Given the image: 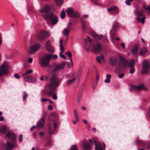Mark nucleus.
<instances>
[{
	"mask_svg": "<svg viewBox=\"0 0 150 150\" xmlns=\"http://www.w3.org/2000/svg\"><path fill=\"white\" fill-rule=\"evenodd\" d=\"M76 77H74L73 79L68 80L67 81V83L69 85L71 84L76 80Z\"/></svg>",
	"mask_w": 150,
	"mask_h": 150,
	"instance_id": "nucleus-39",
	"label": "nucleus"
},
{
	"mask_svg": "<svg viewBox=\"0 0 150 150\" xmlns=\"http://www.w3.org/2000/svg\"><path fill=\"white\" fill-rule=\"evenodd\" d=\"M72 16H73L71 17L72 18H78L80 17V15L79 13L75 12L74 11Z\"/></svg>",
	"mask_w": 150,
	"mask_h": 150,
	"instance_id": "nucleus-35",
	"label": "nucleus"
},
{
	"mask_svg": "<svg viewBox=\"0 0 150 150\" xmlns=\"http://www.w3.org/2000/svg\"><path fill=\"white\" fill-rule=\"evenodd\" d=\"M92 36L96 39H100L103 37V36L102 35H98L94 31L92 32Z\"/></svg>",
	"mask_w": 150,
	"mask_h": 150,
	"instance_id": "nucleus-21",
	"label": "nucleus"
},
{
	"mask_svg": "<svg viewBox=\"0 0 150 150\" xmlns=\"http://www.w3.org/2000/svg\"><path fill=\"white\" fill-rule=\"evenodd\" d=\"M49 18L50 21L52 22L53 25L56 24L58 21L57 16L53 13H50V14L49 13L45 14L44 18L45 20H47Z\"/></svg>",
	"mask_w": 150,
	"mask_h": 150,
	"instance_id": "nucleus-2",
	"label": "nucleus"
},
{
	"mask_svg": "<svg viewBox=\"0 0 150 150\" xmlns=\"http://www.w3.org/2000/svg\"><path fill=\"white\" fill-rule=\"evenodd\" d=\"M71 150H79L77 148V146L75 145H74L71 146Z\"/></svg>",
	"mask_w": 150,
	"mask_h": 150,
	"instance_id": "nucleus-44",
	"label": "nucleus"
},
{
	"mask_svg": "<svg viewBox=\"0 0 150 150\" xmlns=\"http://www.w3.org/2000/svg\"><path fill=\"white\" fill-rule=\"evenodd\" d=\"M28 96V95L27 93H24L23 96V98L24 100H25Z\"/></svg>",
	"mask_w": 150,
	"mask_h": 150,
	"instance_id": "nucleus-53",
	"label": "nucleus"
},
{
	"mask_svg": "<svg viewBox=\"0 0 150 150\" xmlns=\"http://www.w3.org/2000/svg\"><path fill=\"white\" fill-rule=\"evenodd\" d=\"M143 70L142 72L143 75L148 73L150 67L149 62L147 60H144L142 62Z\"/></svg>",
	"mask_w": 150,
	"mask_h": 150,
	"instance_id": "nucleus-8",
	"label": "nucleus"
},
{
	"mask_svg": "<svg viewBox=\"0 0 150 150\" xmlns=\"http://www.w3.org/2000/svg\"><path fill=\"white\" fill-rule=\"evenodd\" d=\"M80 20L82 23V30L83 31H84L85 30V28H86V26H85L84 21L83 20V19L81 18H80Z\"/></svg>",
	"mask_w": 150,
	"mask_h": 150,
	"instance_id": "nucleus-31",
	"label": "nucleus"
},
{
	"mask_svg": "<svg viewBox=\"0 0 150 150\" xmlns=\"http://www.w3.org/2000/svg\"><path fill=\"white\" fill-rule=\"evenodd\" d=\"M54 130L53 131L52 130V125L51 123H49L48 125V132L50 134H53L55 131L56 130L57 127V123L56 122L54 123Z\"/></svg>",
	"mask_w": 150,
	"mask_h": 150,
	"instance_id": "nucleus-16",
	"label": "nucleus"
},
{
	"mask_svg": "<svg viewBox=\"0 0 150 150\" xmlns=\"http://www.w3.org/2000/svg\"><path fill=\"white\" fill-rule=\"evenodd\" d=\"M51 7L50 6L47 4L44 7L41 8L40 10V11L42 13H46V14L49 13L50 11Z\"/></svg>",
	"mask_w": 150,
	"mask_h": 150,
	"instance_id": "nucleus-14",
	"label": "nucleus"
},
{
	"mask_svg": "<svg viewBox=\"0 0 150 150\" xmlns=\"http://www.w3.org/2000/svg\"><path fill=\"white\" fill-rule=\"evenodd\" d=\"M145 18V17L144 16L141 19V22L142 24H144V19Z\"/></svg>",
	"mask_w": 150,
	"mask_h": 150,
	"instance_id": "nucleus-57",
	"label": "nucleus"
},
{
	"mask_svg": "<svg viewBox=\"0 0 150 150\" xmlns=\"http://www.w3.org/2000/svg\"><path fill=\"white\" fill-rule=\"evenodd\" d=\"M69 30L68 29L65 28L62 31V34L66 36L68 35L69 33Z\"/></svg>",
	"mask_w": 150,
	"mask_h": 150,
	"instance_id": "nucleus-26",
	"label": "nucleus"
},
{
	"mask_svg": "<svg viewBox=\"0 0 150 150\" xmlns=\"http://www.w3.org/2000/svg\"><path fill=\"white\" fill-rule=\"evenodd\" d=\"M143 7L145 9L149 11L150 12V6H148L144 4V5Z\"/></svg>",
	"mask_w": 150,
	"mask_h": 150,
	"instance_id": "nucleus-45",
	"label": "nucleus"
},
{
	"mask_svg": "<svg viewBox=\"0 0 150 150\" xmlns=\"http://www.w3.org/2000/svg\"><path fill=\"white\" fill-rule=\"evenodd\" d=\"M66 62H62L60 64L56 65L53 69L54 72H57L59 70L63 69L65 67Z\"/></svg>",
	"mask_w": 150,
	"mask_h": 150,
	"instance_id": "nucleus-12",
	"label": "nucleus"
},
{
	"mask_svg": "<svg viewBox=\"0 0 150 150\" xmlns=\"http://www.w3.org/2000/svg\"><path fill=\"white\" fill-rule=\"evenodd\" d=\"M146 51L147 49L145 47H143L141 49L140 52V54L141 55H143L146 52Z\"/></svg>",
	"mask_w": 150,
	"mask_h": 150,
	"instance_id": "nucleus-33",
	"label": "nucleus"
},
{
	"mask_svg": "<svg viewBox=\"0 0 150 150\" xmlns=\"http://www.w3.org/2000/svg\"><path fill=\"white\" fill-rule=\"evenodd\" d=\"M139 47V45L138 44H137L135 45L132 51V53L134 54H136L137 53Z\"/></svg>",
	"mask_w": 150,
	"mask_h": 150,
	"instance_id": "nucleus-22",
	"label": "nucleus"
},
{
	"mask_svg": "<svg viewBox=\"0 0 150 150\" xmlns=\"http://www.w3.org/2000/svg\"><path fill=\"white\" fill-rule=\"evenodd\" d=\"M116 7L115 6H112L108 9V11L109 12H110L116 9Z\"/></svg>",
	"mask_w": 150,
	"mask_h": 150,
	"instance_id": "nucleus-43",
	"label": "nucleus"
},
{
	"mask_svg": "<svg viewBox=\"0 0 150 150\" xmlns=\"http://www.w3.org/2000/svg\"><path fill=\"white\" fill-rule=\"evenodd\" d=\"M116 31V30H113V29L112 28L111 30L110 31V34L111 37L112 38L114 37V36L115 35V33Z\"/></svg>",
	"mask_w": 150,
	"mask_h": 150,
	"instance_id": "nucleus-40",
	"label": "nucleus"
},
{
	"mask_svg": "<svg viewBox=\"0 0 150 150\" xmlns=\"http://www.w3.org/2000/svg\"><path fill=\"white\" fill-rule=\"evenodd\" d=\"M47 55H50L51 56V59L52 58L53 59H57L58 58V56L56 54H54V55H52L51 54H47Z\"/></svg>",
	"mask_w": 150,
	"mask_h": 150,
	"instance_id": "nucleus-48",
	"label": "nucleus"
},
{
	"mask_svg": "<svg viewBox=\"0 0 150 150\" xmlns=\"http://www.w3.org/2000/svg\"><path fill=\"white\" fill-rule=\"evenodd\" d=\"M62 40L61 39L60 41V49L61 50L60 52L62 53H63L64 51V49L62 45Z\"/></svg>",
	"mask_w": 150,
	"mask_h": 150,
	"instance_id": "nucleus-36",
	"label": "nucleus"
},
{
	"mask_svg": "<svg viewBox=\"0 0 150 150\" xmlns=\"http://www.w3.org/2000/svg\"><path fill=\"white\" fill-rule=\"evenodd\" d=\"M115 11L114 13L115 14H118L119 12V10L116 7V9H115Z\"/></svg>",
	"mask_w": 150,
	"mask_h": 150,
	"instance_id": "nucleus-63",
	"label": "nucleus"
},
{
	"mask_svg": "<svg viewBox=\"0 0 150 150\" xmlns=\"http://www.w3.org/2000/svg\"><path fill=\"white\" fill-rule=\"evenodd\" d=\"M124 76V74L122 73L120 74H119L118 76V77L120 79L122 78Z\"/></svg>",
	"mask_w": 150,
	"mask_h": 150,
	"instance_id": "nucleus-59",
	"label": "nucleus"
},
{
	"mask_svg": "<svg viewBox=\"0 0 150 150\" xmlns=\"http://www.w3.org/2000/svg\"><path fill=\"white\" fill-rule=\"evenodd\" d=\"M101 58L100 57H96V60L97 61V62L100 63H101Z\"/></svg>",
	"mask_w": 150,
	"mask_h": 150,
	"instance_id": "nucleus-55",
	"label": "nucleus"
},
{
	"mask_svg": "<svg viewBox=\"0 0 150 150\" xmlns=\"http://www.w3.org/2000/svg\"><path fill=\"white\" fill-rule=\"evenodd\" d=\"M45 45L46 48L52 46L51 42L50 40L47 41L45 43Z\"/></svg>",
	"mask_w": 150,
	"mask_h": 150,
	"instance_id": "nucleus-38",
	"label": "nucleus"
},
{
	"mask_svg": "<svg viewBox=\"0 0 150 150\" xmlns=\"http://www.w3.org/2000/svg\"><path fill=\"white\" fill-rule=\"evenodd\" d=\"M134 67H131V69H130L129 73L131 74H133L134 72Z\"/></svg>",
	"mask_w": 150,
	"mask_h": 150,
	"instance_id": "nucleus-49",
	"label": "nucleus"
},
{
	"mask_svg": "<svg viewBox=\"0 0 150 150\" xmlns=\"http://www.w3.org/2000/svg\"><path fill=\"white\" fill-rule=\"evenodd\" d=\"M117 59L115 57H112L109 59V63L111 66H115L117 63Z\"/></svg>",
	"mask_w": 150,
	"mask_h": 150,
	"instance_id": "nucleus-19",
	"label": "nucleus"
},
{
	"mask_svg": "<svg viewBox=\"0 0 150 150\" xmlns=\"http://www.w3.org/2000/svg\"><path fill=\"white\" fill-rule=\"evenodd\" d=\"M137 142L139 145L143 146H144L145 144L144 142L139 139L137 140Z\"/></svg>",
	"mask_w": 150,
	"mask_h": 150,
	"instance_id": "nucleus-42",
	"label": "nucleus"
},
{
	"mask_svg": "<svg viewBox=\"0 0 150 150\" xmlns=\"http://www.w3.org/2000/svg\"><path fill=\"white\" fill-rule=\"evenodd\" d=\"M7 130V128L6 126H4L0 130V132L3 134H4Z\"/></svg>",
	"mask_w": 150,
	"mask_h": 150,
	"instance_id": "nucleus-27",
	"label": "nucleus"
},
{
	"mask_svg": "<svg viewBox=\"0 0 150 150\" xmlns=\"http://www.w3.org/2000/svg\"><path fill=\"white\" fill-rule=\"evenodd\" d=\"M120 61L119 65L122 68H125L128 64V62L123 58L121 57L120 58Z\"/></svg>",
	"mask_w": 150,
	"mask_h": 150,
	"instance_id": "nucleus-13",
	"label": "nucleus"
},
{
	"mask_svg": "<svg viewBox=\"0 0 150 150\" xmlns=\"http://www.w3.org/2000/svg\"><path fill=\"white\" fill-rule=\"evenodd\" d=\"M50 35L46 31L42 30L40 31L37 34L36 38L40 41L44 40Z\"/></svg>",
	"mask_w": 150,
	"mask_h": 150,
	"instance_id": "nucleus-5",
	"label": "nucleus"
},
{
	"mask_svg": "<svg viewBox=\"0 0 150 150\" xmlns=\"http://www.w3.org/2000/svg\"><path fill=\"white\" fill-rule=\"evenodd\" d=\"M135 64V61L134 59H132L129 64V66L130 67H134Z\"/></svg>",
	"mask_w": 150,
	"mask_h": 150,
	"instance_id": "nucleus-32",
	"label": "nucleus"
},
{
	"mask_svg": "<svg viewBox=\"0 0 150 150\" xmlns=\"http://www.w3.org/2000/svg\"><path fill=\"white\" fill-rule=\"evenodd\" d=\"M93 142L96 146L95 150H104L105 148V145L103 143V147H102V145L97 141L93 139Z\"/></svg>",
	"mask_w": 150,
	"mask_h": 150,
	"instance_id": "nucleus-10",
	"label": "nucleus"
},
{
	"mask_svg": "<svg viewBox=\"0 0 150 150\" xmlns=\"http://www.w3.org/2000/svg\"><path fill=\"white\" fill-rule=\"evenodd\" d=\"M6 136L10 139H14L15 137L14 133H12L10 131L8 132L6 134Z\"/></svg>",
	"mask_w": 150,
	"mask_h": 150,
	"instance_id": "nucleus-24",
	"label": "nucleus"
},
{
	"mask_svg": "<svg viewBox=\"0 0 150 150\" xmlns=\"http://www.w3.org/2000/svg\"><path fill=\"white\" fill-rule=\"evenodd\" d=\"M6 145V150H12L14 147L17 146L16 143L13 144L10 142H7Z\"/></svg>",
	"mask_w": 150,
	"mask_h": 150,
	"instance_id": "nucleus-17",
	"label": "nucleus"
},
{
	"mask_svg": "<svg viewBox=\"0 0 150 150\" xmlns=\"http://www.w3.org/2000/svg\"><path fill=\"white\" fill-rule=\"evenodd\" d=\"M50 81V83L47 86L46 91L47 94L49 96H52L55 91L54 89L59 86L60 82V81L57 79V76L55 74L53 75Z\"/></svg>",
	"mask_w": 150,
	"mask_h": 150,
	"instance_id": "nucleus-1",
	"label": "nucleus"
},
{
	"mask_svg": "<svg viewBox=\"0 0 150 150\" xmlns=\"http://www.w3.org/2000/svg\"><path fill=\"white\" fill-rule=\"evenodd\" d=\"M23 140V136L21 134L19 137V141L20 142H22Z\"/></svg>",
	"mask_w": 150,
	"mask_h": 150,
	"instance_id": "nucleus-58",
	"label": "nucleus"
},
{
	"mask_svg": "<svg viewBox=\"0 0 150 150\" xmlns=\"http://www.w3.org/2000/svg\"><path fill=\"white\" fill-rule=\"evenodd\" d=\"M119 23L117 21H115L114 22L113 26H112V28L113 29V30H116V28L118 26Z\"/></svg>",
	"mask_w": 150,
	"mask_h": 150,
	"instance_id": "nucleus-37",
	"label": "nucleus"
},
{
	"mask_svg": "<svg viewBox=\"0 0 150 150\" xmlns=\"http://www.w3.org/2000/svg\"><path fill=\"white\" fill-rule=\"evenodd\" d=\"M53 109V107L52 105H50L48 106V109L50 110H52Z\"/></svg>",
	"mask_w": 150,
	"mask_h": 150,
	"instance_id": "nucleus-64",
	"label": "nucleus"
},
{
	"mask_svg": "<svg viewBox=\"0 0 150 150\" xmlns=\"http://www.w3.org/2000/svg\"><path fill=\"white\" fill-rule=\"evenodd\" d=\"M72 77L71 75L69 74H67L66 76V78L67 79L71 78Z\"/></svg>",
	"mask_w": 150,
	"mask_h": 150,
	"instance_id": "nucleus-62",
	"label": "nucleus"
},
{
	"mask_svg": "<svg viewBox=\"0 0 150 150\" xmlns=\"http://www.w3.org/2000/svg\"><path fill=\"white\" fill-rule=\"evenodd\" d=\"M71 22H69L67 25V28H66V29H68L69 30H70L72 28V27L71 26Z\"/></svg>",
	"mask_w": 150,
	"mask_h": 150,
	"instance_id": "nucleus-46",
	"label": "nucleus"
},
{
	"mask_svg": "<svg viewBox=\"0 0 150 150\" xmlns=\"http://www.w3.org/2000/svg\"><path fill=\"white\" fill-rule=\"evenodd\" d=\"M74 114L76 118V120L73 122V124L75 125L78 122L79 120V115L78 112L75 109L74 110Z\"/></svg>",
	"mask_w": 150,
	"mask_h": 150,
	"instance_id": "nucleus-23",
	"label": "nucleus"
},
{
	"mask_svg": "<svg viewBox=\"0 0 150 150\" xmlns=\"http://www.w3.org/2000/svg\"><path fill=\"white\" fill-rule=\"evenodd\" d=\"M33 72V71L32 70L29 69L27 71L25 72L23 74V76H25V75H27L31 73H32Z\"/></svg>",
	"mask_w": 150,
	"mask_h": 150,
	"instance_id": "nucleus-41",
	"label": "nucleus"
},
{
	"mask_svg": "<svg viewBox=\"0 0 150 150\" xmlns=\"http://www.w3.org/2000/svg\"><path fill=\"white\" fill-rule=\"evenodd\" d=\"M46 49L50 53H53L54 52V49L52 46Z\"/></svg>",
	"mask_w": 150,
	"mask_h": 150,
	"instance_id": "nucleus-34",
	"label": "nucleus"
},
{
	"mask_svg": "<svg viewBox=\"0 0 150 150\" xmlns=\"http://www.w3.org/2000/svg\"><path fill=\"white\" fill-rule=\"evenodd\" d=\"M88 40L89 42H91L92 41V40L91 39L89 36H87V39H85L84 40V41L85 42H86V41H87Z\"/></svg>",
	"mask_w": 150,
	"mask_h": 150,
	"instance_id": "nucleus-51",
	"label": "nucleus"
},
{
	"mask_svg": "<svg viewBox=\"0 0 150 150\" xmlns=\"http://www.w3.org/2000/svg\"><path fill=\"white\" fill-rule=\"evenodd\" d=\"M40 45L39 43H36L30 46L28 50L29 54H33L38 50L40 48Z\"/></svg>",
	"mask_w": 150,
	"mask_h": 150,
	"instance_id": "nucleus-7",
	"label": "nucleus"
},
{
	"mask_svg": "<svg viewBox=\"0 0 150 150\" xmlns=\"http://www.w3.org/2000/svg\"><path fill=\"white\" fill-rule=\"evenodd\" d=\"M65 54H66L68 57L70 58V61L72 66H73V62L72 61V59L71 58V54L70 52H65Z\"/></svg>",
	"mask_w": 150,
	"mask_h": 150,
	"instance_id": "nucleus-28",
	"label": "nucleus"
},
{
	"mask_svg": "<svg viewBox=\"0 0 150 150\" xmlns=\"http://www.w3.org/2000/svg\"><path fill=\"white\" fill-rule=\"evenodd\" d=\"M24 81L29 83H32L35 82L36 80L35 78L31 76H28L25 77L23 79Z\"/></svg>",
	"mask_w": 150,
	"mask_h": 150,
	"instance_id": "nucleus-15",
	"label": "nucleus"
},
{
	"mask_svg": "<svg viewBox=\"0 0 150 150\" xmlns=\"http://www.w3.org/2000/svg\"><path fill=\"white\" fill-rule=\"evenodd\" d=\"M136 16H143V13L144 12L143 10L139 11H136Z\"/></svg>",
	"mask_w": 150,
	"mask_h": 150,
	"instance_id": "nucleus-30",
	"label": "nucleus"
},
{
	"mask_svg": "<svg viewBox=\"0 0 150 150\" xmlns=\"http://www.w3.org/2000/svg\"><path fill=\"white\" fill-rule=\"evenodd\" d=\"M51 56L50 55L47 54L40 58L39 61L40 66L42 67L48 66L50 60L51 59Z\"/></svg>",
	"mask_w": 150,
	"mask_h": 150,
	"instance_id": "nucleus-4",
	"label": "nucleus"
},
{
	"mask_svg": "<svg viewBox=\"0 0 150 150\" xmlns=\"http://www.w3.org/2000/svg\"><path fill=\"white\" fill-rule=\"evenodd\" d=\"M45 122L44 118L42 117L40 120L38 121L37 124V126L38 128L40 129L43 126Z\"/></svg>",
	"mask_w": 150,
	"mask_h": 150,
	"instance_id": "nucleus-18",
	"label": "nucleus"
},
{
	"mask_svg": "<svg viewBox=\"0 0 150 150\" xmlns=\"http://www.w3.org/2000/svg\"><path fill=\"white\" fill-rule=\"evenodd\" d=\"M82 70H83V68H82L81 67H80L79 68V70H78L77 74H79V73H81L82 71Z\"/></svg>",
	"mask_w": 150,
	"mask_h": 150,
	"instance_id": "nucleus-60",
	"label": "nucleus"
},
{
	"mask_svg": "<svg viewBox=\"0 0 150 150\" xmlns=\"http://www.w3.org/2000/svg\"><path fill=\"white\" fill-rule=\"evenodd\" d=\"M89 142L85 141L82 144V146L85 150H90L93 146L92 140L89 139Z\"/></svg>",
	"mask_w": 150,
	"mask_h": 150,
	"instance_id": "nucleus-9",
	"label": "nucleus"
},
{
	"mask_svg": "<svg viewBox=\"0 0 150 150\" xmlns=\"http://www.w3.org/2000/svg\"><path fill=\"white\" fill-rule=\"evenodd\" d=\"M52 95V97L53 99L54 100H56L57 99V96L56 94L53 93Z\"/></svg>",
	"mask_w": 150,
	"mask_h": 150,
	"instance_id": "nucleus-54",
	"label": "nucleus"
},
{
	"mask_svg": "<svg viewBox=\"0 0 150 150\" xmlns=\"http://www.w3.org/2000/svg\"><path fill=\"white\" fill-rule=\"evenodd\" d=\"M59 57L61 58H62L64 60L66 59V57L65 56L62 54V53L60 52L59 53Z\"/></svg>",
	"mask_w": 150,
	"mask_h": 150,
	"instance_id": "nucleus-52",
	"label": "nucleus"
},
{
	"mask_svg": "<svg viewBox=\"0 0 150 150\" xmlns=\"http://www.w3.org/2000/svg\"><path fill=\"white\" fill-rule=\"evenodd\" d=\"M66 62V63L65 64V65L67 64L68 67L70 68L71 67L70 64L69 63L67 62Z\"/></svg>",
	"mask_w": 150,
	"mask_h": 150,
	"instance_id": "nucleus-61",
	"label": "nucleus"
},
{
	"mask_svg": "<svg viewBox=\"0 0 150 150\" xmlns=\"http://www.w3.org/2000/svg\"><path fill=\"white\" fill-rule=\"evenodd\" d=\"M8 63L6 61H4L0 66V77L8 74Z\"/></svg>",
	"mask_w": 150,
	"mask_h": 150,
	"instance_id": "nucleus-3",
	"label": "nucleus"
},
{
	"mask_svg": "<svg viewBox=\"0 0 150 150\" xmlns=\"http://www.w3.org/2000/svg\"><path fill=\"white\" fill-rule=\"evenodd\" d=\"M57 5L58 6H61L64 2L63 0H55Z\"/></svg>",
	"mask_w": 150,
	"mask_h": 150,
	"instance_id": "nucleus-29",
	"label": "nucleus"
},
{
	"mask_svg": "<svg viewBox=\"0 0 150 150\" xmlns=\"http://www.w3.org/2000/svg\"><path fill=\"white\" fill-rule=\"evenodd\" d=\"M67 13L69 17L71 18L74 13V11L71 8H69L66 10Z\"/></svg>",
	"mask_w": 150,
	"mask_h": 150,
	"instance_id": "nucleus-20",
	"label": "nucleus"
},
{
	"mask_svg": "<svg viewBox=\"0 0 150 150\" xmlns=\"http://www.w3.org/2000/svg\"><path fill=\"white\" fill-rule=\"evenodd\" d=\"M65 16V14L64 11H63L61 13V17L62 19L64 18Z\"/></svg>",
	"mask_w": 150,
	"mask_h": 150,
	"instance_id": "nucleus-47",
	"label": "nucleus"
},
{
	"mask_svg": "<svg viewBox=\"0 0 150 150\" xmlns=\"http://www.w3.org/2000/svg\"><path fill=\"white\" fill-rule=\"evenodd\" d=\"M102 50V44L96 41L92 45V50L93 52L95 54L99 53Z\"/></svg>",
	"mask_w": 150,
	"mask_h": 150,
	"instance_id": "nucleus-6",
	"label": "nucleus"
},
{
	"mask_svg": "<svg viewBox=\"0 0 150 150\" xmlns=\"http://www.w3.org/2000/svg\"><path fill=\"white\" fill-rule=\"evenodd\" d=\"M144 87V85L143 84H140L137 86L132 85L130 90L131 91L133 90L139 91L143 89Z\"/></svg>",
	"mask_w": 150,
	"mask_h": 150,
	"instance_id": "nucleus-11",
	"label": "nucleus"
},
{
	"mask_svg": "<svg viewBox=\"0 0 150 150\" xmlns=\"http://www.w3.org/2000/svg\"><path fill=\"white\" fill-rule=\"evenodd\" d=\"M14 77L17 79H19L20 78V76L17 74H16L14 75Z\"/></svg>",
	"mask_w": 150,
	"mask_h": 150,
	"instance_id": "nucleus-56",
	"label": "nucleus"
},
{
	"mask_svg": "<svg viewBox=\"0 0 150 150\" xmlns=\"http://www.w3.org/2000/svg\"><path fill=\"white\" fill-rule=\"evenodd\" d=\"M134 0H126L125 1V3L127 5H130L131 4V1H132Z\"/></svg>",
	"mask_w": 150,
	"mask_h": 150,
	"instance_id": "nucleus-50",
	"label": "nucleus"
},
{
	"mask_svg": "<svg viewBox=\"0 0 150 150\" xmlns=\"http://www.w3.org/2000/svg\"><path fill=\"white\" fill-rule=\"evenodd\" d=\"M107 79L105 80V82L106 83H109L110 81V79L111 78V76L110 74H107L106 75Z\"/></svg>",
	"mask_w": 150,
	"mask_h": 150,
	"instance_id": "nucleus-25",
	"label": "nucleus"
}]
</instances>
